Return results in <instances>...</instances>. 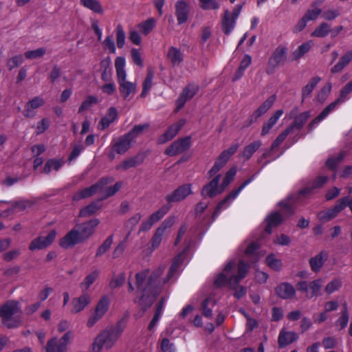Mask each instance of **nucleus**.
I'll return each instance as SVG.
<instances>
[{"mask_svg": "<svg viewBox=\"0 0 352 352\" xmlns=\"http://www.w3.org/2000/svg\"><path fill=\"white\" fill-rule=\"evenodd\" d=\"M180 257L179 254L174 259L166 277H161L165 270L164 265L155 269L151 274L148 269L143 270L135 274L134 279L129 276V292H135V301L143 309H146L153 303L160 289L172 278L179 265Z\"/></svg>", "mask_w": 352, "mask_h": 352, "instance_id": "obj_1", "label": "nucleus"}, {"mask_svg": "<svg viewBox=\"0 0 352 352\" xmlns=\"http://www.w3.org/2000/svg\"><path fill=\"white\" fill-rule=\"evenodd\" d=\"M236 263L235 261H230L224 267L223 272L219 274L214 280L217 287L226 285L235 288V286L245 277L248 272V265L243 261H240L237 265V273L234 274Z\"/></svg>", "mask_w": 352, "mask_h": 352, "instance_id": "obj_2", "label": "nucleus"}, {"mask_svg": "<svg viewBox=\"0 0 352 352\" xmlns=\"http://www.w3.org/2000/svg\"><path fill=\"white\" fill-rule=\"evenodd\" d=\"M0 318L2 324L8 329L19 327L22 322V310L17 300H8L0 307Z\"/></svg>", "mask_w": 352, "mask_h": 352, "instance_id": "obj_3", "label": "nucleus"}, {"mask_svg": "<svg viewBox=\"0 0 352 352\" xmlns=\"http://www.w3.org/2000/svg\"><path fill=\"white\" fill-rule=\"evenodd\" d=\"M124 329L122 322H119L116 326L102 331L94 340L92 351L100 352L103 347L106 349H111L122 335Z\"/></svg>", "mask_w": 352, "mask_h": 352, "instance_id": "obj_4", "label": "nucleus"}, {"mask_svg": "<svg viewBox=\"0 0 352 352\" xmlns=\"http://www.w3.org/2000/svg\"><path fill=\"white\" fill-rule=\"evenodd\" d=\"M352 91V80L348 82L340 91L339 97L333 102L326 107L322 112L312 120L308 124L310 131L314 129L320 122L325 119L328 115L335 111L339 105L347 100L348 94Z\"/></svg>", "mask_w": 352, "mask_h": 352, "instance_id": "obj_5", "label": "nucleus"}, {"mask_svg": "<svg viewBox=\"0 0 352 352\" xmlns=\"http://www.w3.org/2000/svg\"><path fill=\"white\" fill-rule=\"evenodd\" d=\"M239 147L238 143L232 144L228 149L223 151L217 158L213 166L209 170L210 177L218 173V172L227 164L230 158L236 152Z\"/></svg>", "mask_w": 352, "mask_h": 352, "instance_id": "obj_6", "label": "nucleus"}, {"mask_svg": "<svg viewBox=\"0 0 352 352\" xmlns=\"http://www.w3.org/2000/svg\"><path fill=\"white\" fill-rule=\"evenodd\" d=\"M252 179L253 178H250L244 182L236 190L232 191L228 196H226L218 204L212 215L213 221L217 218L222 210L229 207V206L236 198L241 190L252 182Z\"/></svg>", "mask_w": 352, "mask_h": 352, "instance_id": "obj_7", "label": "nucleus"}, {"mask_svg": "<svg viewBox=\"0 0 352 352\" xmlns=\"http://www.w3.org/2000/svg\"><path fill=\"white\" fill-rule=\"evenodd\" d=\"M113 179L110 177L102 178L96 184L82 189L73 195V200L79 201L82 199H85L91 197L96 192H100L104 185L111 183Z\"/></svg>", "mask_w": 352, "mask_h": 352, "instance_id": "obj_8", "label": "nucleus"}, {"mask_svg": "<svg viewBox=\"0 0 352 352\" xmlns=\"http://www.w3.org/2000/svg\"><path fill=\"white\" fill-rule=\"evenodd\" d=\"M323 284V280L318 278L311 282L300 281L297 284L298 289L305 293L307 298H311L319 295Z\"/></svg>", "mask_w": 352, "mask_h": 352, "instance_id": "obj_9", "label": "nucleus"}, {"mask_svg": "<svg viewBox=\"0 0 352 352\" xmlns=\"http://www.w3.org/2000/svg\"><path fill=\"white\" fill-rule=\"evenodd\" d=\"M175 217H170L166 219L157 228L153 236L151 239L153 249L157 248L161 243L165 232L170 228L175 223Z\"/></svg>", "mask_w": 352, "mask_h": 352, "instance_id": "obj_10", "label": "nucleus"}, {"mask_svg": "<svg viewBox=\"0 0 352 352\" xmlns=\"http://www.w3.org/2000/svg\"><path fill=\"white\" fill-rule=\"evenodd\" d=\"M99 222L98 219H92L74 227L78 229V234L82 243L86 241L94 234L95 229L98 226Z\"/></svg>", "mask_w": 352, "mask_h": 352, "instance_id": "obj_11", "label": "nucleus"}, {"mask_svg": "<svg viewBox=\"0 0 352 352\" xmlns=\"http://www.w3.org/2000/svg\"><path fill=\"white\" fill-rule=\"evenodd\" d=\"M287 52L288 48L286 46L278 45L268 60V67L274 70L276 67L283 65L287 60Z\"/></svg>", "mask_w": 352, "mask_h": 352, "instance_id": "obj_12", "label": "nucleus"}, {"mask_svg": "<svg viewBox=\"0 0 352 352\" xmlns=\"http://www.w3.org/2000/svg\"><path fill=\"white\" fill-rule=\"evenodd\" d=\"M191 145L190 137H186L175 141L169 147H168L165 153L169 156H175L180 154L189 148Z\"/></svg>", "mask_w": 352, "mask_h": 352, "instance_id": "obj_13", "label": "nucleus"}, {"mask_svg": "<svg viewBox=\"0 0 352 352\" xmlns=\"http://www.w3.org/2000/svg\"><path fill=\"white\" fill-rule=\"evenodd\" d=\"M56 236V232L51 230L47 236H39L34 239L30 244L29 249L32 251L42 250L50 245Z\"/></svg>", "mask_w": 352, "mask_h": 352, "instance_id": "obj_14", "label": "nucleus"}, {"mask_svg": "<svg viewBox=\"0 0 352 352\" xmlns=\"http://www.w3.org/2000/svg\"><path fill=\"white\" fill-rule=\"evenodd\" d=\"M198 90V85L195 84H189L185 88H184L179 97L176 101L177 107L175 111H179V109H181L185 105L187 100L193 98Z\"/></svg>", "mask_w": 352, "mask_h": 352, "instance_id": "obj_15", "label": "nucleus"}, {"mask_svg": "<svg viewBox=\"0 0 352 352\" xmlns=\"http://www.w3.org/2000/svg\"><path fill=\"white\" fill-rule=\"evenodd\" d=\"M192 185L189 184H184L178 187L172 193L168 194L166 199L168 203L180 201L192 194Z\"/></svg>", "mask_w": 352, "mask_h": 352, "instance_id": "obj_16", "label": "nucleus"}, {"mask_svg": "<svg viewBox=\"0 0 352 352\" xmlns=\"http://www.w3.org/2000/svg\"><path fill=\"white\" fill-rule=\"evenodd\" d=\"M214 176V178L203 187L201 190V195L203 197H213L216 195L220 194L223 192L221 191V185H219L221 175L217 173Z\"/></svg>", "mask_w": 352, "mask_h": 352, "instance_id": "obj_17", "label": "nucleus"}, {"mask_svg": "<svg viewBox=\"0 0 352 352\" xmlns=\"http://www.w3.org/2000/svg\"><path fill=\"white\" fill-rule=\"evenodd\" d=\"M82 243L78 234L77 228H72L59 241L60 247L65 249L70 248L76 244Z\"/></svg>", "mask_w": 352, "mask_h": 352, "instance_id": "obj_18", "label": "nucleus"}, {"mask_svg": "<svg viewBox=\"0 0 352 352\" xmlns=\"http://www.w3.org/2000/svg\"><path fill=\"white\" fill-rule=\"evenodd\" d=\"M91 302V296L87 292H82L79 296L72 299V314H77L80 312Z\"/></svg>", "mask_w": 352, "mask_h": 352, "instance_id": "obj_19", "label": "nucleus"}, {"mask_svg": "<svg viewBox=\"0 0 352 352\" xmlns=\"http://www.w3.org/2000/svg\"><path fill=\"white\" fill-rule=\"evenodd\" d=\"M175 16L179 25L187 21L190 13V6L184 1H178L175 5Z\"/></svg>", "mask_w": 352, "mask_h": 352, "instance_id": "obj_20", "label": "nucleus"}, {"mask_svg": "<svg viewBox=\"0 0 352 352\" xmlns=\"http://www.w3.org/2000/svg\"><path fill=\"white\" fill-rule=\"evenodd\" d=\"M186 120L181 119L170 126L166 131L160 137L159 142L162 144H164L172 140L177 134L179 130L184 126Z\"/></svg>", "mask_w": 352, "mask_h": 352, "instance_id": "obj_21", "label": "nucleus"}, {"mask_svg": "<svg viewBox=\"0 0 352 352\" xmlns=\"http://www.w3.org/2000/svg\"><path fill=\"white\" fill-rule=\"evenodd\" d=\"M276 100V96L273 95L265 100L258 108L250 116L249 124L256 122V120L262 115L265 113L273 105Z\"/></svg>", "mask_w": 352, "mask_h": 352, "instance_id": "obj_22", "label": "nucleus"}, {"mask_svg": "<svg viewBox=\"0 0 352 352\" xmlns=\"http://www.w3.org/2000/svg\"><path fill=\"white\" fill-rule=\"evenodd\" d=\"M45 100L41 96H36L28 101L25 105L23 116L27 118L34 117L36 114L35 110L43 106Z\"/></svg>", "mask_w": 352, "mask_h": 352, "instance_id": "obj_23", "label": "nucleus"}, {"mask_svg": "<svg viewBox=\"0 0 352 352\" xmlns=\"http://www.w3.org/2000/svg\"><path fill=\"white\" fill-rule=\"evenodd\" d=\"M134 140L127 133L120 137L113 144V149L118 154H123L131 147Z\"/></svg>", "mask_w": 352, "mask_h": 352, "instance_id": "obj_24", "label": "nucleus"}, {"mask_svg": "<svg viewBox=\"0 0 352 352\" xmlns=\"http://www.w3.org/2000/svg\"><path fill=\"white\" fill-rule=\"evenodd\" d=\"M275 292L277 296L283 299H292L296 296V289L289 283H282L276 288Z\"/></svg>", "mask_w": 352, "mask_h": 352, "instance_id": "obj_25", "label": "nucleus"}, {"mask_svg": "<svg viewBox=\"0 0 352 352\" xmlns=\"http://www.w3.org/2000/svg\"><path fill=\"white\" fill-rule=\"evenodd\" d=\"M119 89L124 98L135 92L136 84L126 80V76L117 78Z\"/></svg>", "mask_w": 352, "mask_h": 352, "instance_id": "obj_26", "label": "nucleus"}, {"mask_svg": "<svg viewBox=\"0 0 352 352\" xmlns=\"http://www.w3.org/2000/svg\"><path fill=\"white\" fill-rule=\"evenodd\" d=\"M283 112L284 111L283 109H278L267 120V121L263 123L261 133V136H265L270 133L272 127L276 124L279 118L283 116Z\"/></svg>", "mask_w": 352, "mask_h": 352, "instance_id": "obj_27", "label": "nucleus"}, {"mask_svg": "<svg viewBox=\"0 0 352 352\" xmlns=\"http://www.w3.org/2000/svg\"><path fill=\"white\" fill-rule=\"evenodd\" d=\"M352 60V50L347 51L338 60V63L331 69L332 74L341 72Z\"/></svg>", "mask_w": 352, "mask_h": 352, "instance_id": "obj_28", "label": "nucleus"}, {"mask_svg": "<svg viewBox=\"0 0 352 352\" xmlns=\"http://www.w3.org/2000/svg\"><path fill=\"white\" fill-rule=\"evenodd\" d=\"M298 338V336L294 331L281 330L278 335V344L280 347H284L292 344Z\"/></svg>", "mask_w": 352, "mask_h": 352, "instance_id": "obj_29", "label": "nucleus"}, {"mask_svg": "<svg viewBox=\"0 0 352 352\" xmlns=\"http://www.w3.org/2000/svg\"><path fill=\"white\" fill-rule=\"evenodd\" d=\"M310 117V111H304L294 117L292 124L288 128H291V131L294 129L300 131Z\"/></svg>", "mask_w": 352, "mask_h": 352, "instance_id": "obj_30", "label": "nucleus"}, {"mask_svg": "<svg viewBox=\"0 0 352 352\" xmlns=\"http://www.w3.org/2000/svg\"><path fill=\"white\" fill-rule=\"evenodd\" d=\"M118 117V111L115 107H110L104 117H103L99 122V127L101 129H105L112 122H113Z\"/></svg>", "mask_w": 352, "mask_h": 352, "instance_id": "obj_31", "label": "nucleus"}, {"mask_svg": "<svg viewBox=\"0 0 352 352\" xmlns=\"http://www.w3.org/2000/svg\"><path fill=\"white\" fill-rule=\"evenodd\" d=\"M320 80L321 78L319 76H315L309 80L307 84L302 89V101H304L307 98L311 97L313 90Z\"/></svg>", "mask_w": 352, "mask_h": 352, "instance_id": "obj_32", "label": "nucleus"}, {"mask_svg": "<svg viewBox=\"0 0 352 352\" xmlns=\"http://www.w3.org/2000/svg\"><path fill=\"white\" fill-rule=\"evenodd\" d=\"M328 177L326 176L318 177L313 183L311 187L307 186L299 191L298 197H304L312 192L314 188H320L323 186L327 181Z\"/></svg>", "mask_w": 352, "mask_h": 352, "instance_id": "obj_33", "label": "nucleus"}, {"mask_svg": "<svg viewBox=\"0 0 352 352\" xmlns=\"http://www.w3.org/2000/svg\"><path fill=\"white\" fill-rule=\"evenodd\" d=\"M167 58L173 65H179L184 60L182 51L175 47H170L167 52Z\"/></svg>", "mask_w": 352, "mask_h": 352, "instance_id": "obj_34", "label": "nucleus"}, {"mask_svg": "<svg viewBox=\"0 0 352 352\" xmlns=\"http://www.w3.org/2000/svg\"><path fill=\"white\" fill-rule=\"evenodd\" d=\"M261 145L262 142L261 140H255L251 142L244 147L241 153V157L245 160H250L254 153L261 146Z\"/></svg>", "mask_w": 352, "mask_h": 352, "instance_id": "obj_35", "label": "nucleus"}, {"mask_svg": "<svg viewBox=\"0 0 352 352\" xmlns=\"http://www.w3.org/2000/svg\"><path fill=\"white\" fill-rule=\"evenodd\" d=\"M236 20L232 19L231 12L226 10L222 19V28L225 34H229L234 28Z\"/></svg>", "mask_w": 352, "mask_h": 352, "instance_id": "obj_36", "label": "nucleus"}, {"mask_svg": "<svg viewBox=\"0 0 352 352\" xmlns=\"http://www.w3.org/2000/svg\"><path fill=\"white\" fill-rule=\"evenodd\" d=\"M283 220V216L279 212H274L270 214L266 219L267 224L265 228V232L268 234H271L272 232V228L279 225Z\"/></svg>", "mask_w": 352, "mask_h": 352, "instance_id": "obj_37", "label": "nucleus"}, {"mask_svg": "<svg viewBox=\"0 0 352 352\" xmlns=\"http://www.w3.org/2000/svg\"><path fill=\"white\" fill-rule=\"evenodd\" d=\"M327 254L325 252H322L316 256L311 258L309 260V264L311 270L315 272H319L327 259Z\"/></svg>", "mask_w": 352, "mask_h": 352, "instance_id": "obj_38", "label": "nucleus"}, {"mask_svg": "<svg viewBox=\"0 0 352 352\" xmlns=\"http://www.w3.org/2000/svg\"><path fill=\"white\" fill-rule=\"evenodd\" d=\"M142 162V159L140 156L137 155L133 157L128 158L121 162L116 166L117 170H127L131 168L135 167Z\"/></svg>", "mask_w": 352, "mask_h": 352, "instance_id": "obj_39", "label": "nucleus"}, {"mask_svg": "<svg viewBox=\"0 0 352 352\" xmlns=\"http://www.w3.org/2000/svg\"><path fill=\"white\" fill-rule=\"evenodd\" d=\"M80 3L83 7L91 10L92 12L102 14L104 10L99 1L98 0H80Z\"/></svg>", "mask_w": 352, "mask_h": 352, "instance_id": "obj_40", "label": "nucleus"}, {"mask_svg": "<svg viewBox=\"0 0 352 352\" xmlns=\"http://www.w3.org/2000/svg\"><path fill=\"white\" fill-rule=\"evenodd\" d=\"M313 46L312 41H308L302 43L298 47L296 50H295L292 56L294 60H298L302 58L305 54L310 51Z\"/></svg>", "mask_w": 352, "mask_h": 352, "instance_id": "obj_41", "label": "nucleus"}, {"mask_svg": "<svg viewBox=\"0 0 352 352\" xmlns=\"http://www.w3.org/2000/svg\"><path fill=\"white\" fill-rule=\"evenodd\" d=\"M30 205L29 201L25 200L16 201L12 202L7 210L5 211L4 215H8L13 212H18L25 210Z\"/></svg>", "mask_w": 352, "mask_h": 352, "instance_id": "obj_42", "label": "nucleus"}, {"mask_svg": "<svg viewBox=\"0 0 352 352\" xmlns=\"http://www.w3.org/2000/svg\"><path fill=\"white\" fill-rule=\"evenodd\" d=\"M156 21L154 18H150L140 23L138 28L140 32L144 35H148L155 27Z\"/></svg>", "mask_w": 352, "mask_h": 352, "instance_id": "obj_43", "label": "nucleus"}, {"mask_svg": "<svg viewBox=\"0 0 352 352\" xmlns=\"http://www.w3.org/2000/svg\"><path fill=\"white\" fill-rule=\"evenodd\" d=\"M101 208V204L99 201L92 202L88 206L82 208L80 211L79 215L82 217H87L95 214Z\"/></svg>", "mask_w": 352, "mask_h": 352, "instance_id": "obj_44", "label": "nucleus"}, {"mask_svg": "<svg viewBox=\"0 0 352 352\" xmlns=\"http://www.w3.org/2000/svg\"><path fill=\"white\" fill-rule=\"evenodd\" d=\"M99 272L94 270L88 275L86 276L84 280L80 283V287L82 292H86L89 287L95 282L98 278Z\"/></svg>", "mask_w": 352, "mask_h": 352, "instance_id": "obj_45", "label": "nucleus"}, {"mask_svg": "<svg viewBox=\"0 0 352 352\" xmlns=\"http://www.w3.org/2000/svg\"><path fill=\"white\" fill-rule=\"evenodd\" d=\"M109 298L107 296H104L102 297L97 303L94 311L104 316L109 308Z\"/></svg>", "mask_w": 352, "mask_h": 352, "instance_id": "obj_46", "label": "nucleus"}, {"mask_svg": "<svg viewBox=\"0 0 352 352\" xmlns=\"http://www.w3.org/2000/svg\"><path fill=\"white\" fill-rule=\"evenodd\" d=\"M331 32V28L327 23H322L318 26L315 30L311 34L313 37L323 38L327 36Z\"/></svg>", "mask_w": 352, "mask_h": 352, "instance_id": "obj_47", "label": "nucleus"}, {"mask_svg": "<svg viewBox=\"0 0 352 352\" xmlns=\"http://www.w3.org/2000/svg\"><path fill=\"white\" fill-rule=\"evenodd\" d=\"M142 214L140 213H136L125 222L124 227L128 235H129L134 230L135 226L140 222Z\"/></svg>", "mask_w": 352, "mask_h": 352, "instance_id": "obj_48", "label": "nucleus"}, {"mask_svg": "<svg viewBox=\"0 0 352 352\" xmlns=\"http://www.w3.org/2000/svg\"><path fill=\"white\" fill-rule=\"evenodd\" d=\"M47 352H66L67 348L58 342L56 338L50 340L46 347Z\"/></svg>", "mask_w": 352, "mask_h": 352, "instance_id": "obj_49", "label": "nucleus"}, {"mask_svg": "<svg viewBox=\"0 0 352 352\" xmlns=\"http://www.w3.org/2000/svg\"><path fill=\"white\" fill-rule=\"evenodd\" d=\"M63 161L60 160H49L45 164L43 172L45 173H50L52 170H58L60 168L63 166Z\"/></svg>", "mask_w": 352, "mask_h": 352, "instance_id": "obj_50", "label": "nucleus"}, {"mask_svg": "<svg viewBox=\"0 0 352 352\" xmlns=\"http://www.w3.org/2000/svg\"><path fill=\"white\" fill-rule=\"evenodd\" d=\"M332 89V85L330 82H327L318 92L316 100L323 103L328 98Z\"/></svg>", "mask_w": 352, "mask_h": 352, "instance_id": "obj_51", "label": "nucleus"}, {"mask_svg": "<svg viewBox=\"0 0 352 352\" xmlns=\"http://www.w3.org/2000/svg\"><path fill=\"white\" fill-rule=\"evenodd\" d=\"M153 77L154 75L153 72L151 70H148L146 77L143 82V89L141 93V97H145L151 89L153 86Z\"/></svg>", "mask_w": 352, "mask_h": 352, "instance_id": "obj_52", "label": "nucleus"}, {"mask_svg": "<svg viewBox=\"0 0 352 352\" xmlns=\"http://www.w3.org/2000/svg\"><path fill=\"white\" fill-rule=\"evenodd\" d=\"M126 61L125 58L122 56H118L115 60V68L116 71L117 78L126 76L125 70Z\"/></svg>", "mask_w": 352, "mask_h": 352, "instance_id": "obj_53", "label": "nucleus"}, {"mask_svg": "<svg viewBox=\"0 0 352 352\" xmlns=\"http://www.w3.org/2000/svg\"><path fill=\"white\" fill-rule=\"evenodd\" d=\"M106 186L107 185H104L103 186V188L100 192H102V194H103L101 199H106V198L116 194L120 189V188L122 186V183L116 182L115 184V185L110 186V187H106Z\"/></svg>", "mask_w": 352, "mask_h": 352, "instance_id": "obj_54", "label": "nucleus"}, {"mask_svg": "<svg viewBox=\"0 0 352 352\" xmlns=\"http://www.w3.org/2000/svg\"><path fill=\"white\" fill-rule=\"evenodd\" d=\"M236 173V168L232 167L230 168L226 173L223 182L221 184V191H224V190L228 187V186L230 184V182L233 180Z\"/></svg>", "mask_w": 352, "mask_h": 352, "instance_id": "obj_55", "label": "nucleus"}, {"mask_svg": "<svg viewBox=\"0 0 352 352\" xmlns=\"http://www.w3.org/2000/svg\"><path fill=\"white\" fill-rule=\"evenodd\" d=\"M214 306V302L210 298L206 299L201 305V309L204 316L206 318H211L212 317V308Z\"/></svg>", "mask_w": 352, "mask_h": 352, "instance_id": "obj_56", "label": "nucleus"}, {"mask_svg": "<svg viewBox=\"0 0 352 352\" xmlns=\"http://www.w3.org/2000/svg\"><path fill=\"white\" fill-rule=\"evenodd\" d=\"M113 241V235H110L108 236L104 242L102 243V245L98 248L96 256H101L103 255L106 252H107L109 248H111Z\"/></svg>", "mask_w": 352, "mask_h": 352, "instance_id": "obj_57", "label": "nucleus"}, {"mask_svg": "<svg viewBox=\"0 0 352 352\" xmlns=\"http://www.w3.org/2000/svg\"><path fill=\"white\" fill-rule=\"evenodd\" d=\"M339 212L333 206L332 208L322 211L318 214V218L323 221H328L336 217Z\"/></svg>", "mask_w": 352, "mask_h": 352, "instance_id": "obj_58", "label": "nucleus"}, {"mask_svg": "<svg viewBox=\"0 0 352 352\" xmlns=\"http://www.w3.org/2000/svg\"><path fill=\"white\" fill-rule=\"evenodd\" d=\"M98 98L94 96H89L82 102L78 109V113L89 109L93 105L97 104Z\"/></svg>", "mask_w": 352, "mask_h": 352, "instance_id": "obj_59", "label": "nucleus"}, {"mask_svg": "<svg viewBox=\"0 0 352 352\" xmlns=\"http://www.w3.org/2000/svg\"><path fill=\"white\" fill-rule=\"evenodd\" d=\"M116 42L119 48H122L125 44V33L122 26L119 24L116 28Z\"/></svg>", "mask_w": 352, "mask_h": 352, "instance_id": "obj_60", "label": "nucleus"}, {"mask_svg": "<svg viewBox=\"0 0 352 352\" xmlns=\"http://www.w3.org/2000/svg\"><path fill=\"white\" fill-rule=\"evenodd\" d=\"M46 53L44 47H40L34 50H30L25 52L24 55L27 59H36L43 56Z\"/></svg>", "mask_w": 352, "mask_h": 352, "instance_id": "obj_61", "label": "nucleus"}, {"mask_svg": "<svg viewBox=\"0 0 352 352\" xmlns=\"http://www.w3.org/2000/svg\"><path fill=\"white\" fill-rule=\"evenodd\" d=\"M200 6L204 10H217L219 8V0H199Z\"/></svg>", "mask_w": 352, "mask_h": 352, "instance_id": "obj_62", "label": "nucleus"}, {"mask_svg": "<svg viewBox=\"0 0 352 352\" xmlns=\"http://www.w3.org/2000/svg\"><path fill=\"white\" fill-rule=\"evenodd\" d=\"M267 265L274 270H279L282 267L280 260L275 258L274 254H270L266 258Z\"/></svg>", "mask_w": 352, "mask_h": 352, "instance_id": "obj_63", "label": "nucleus"}, {"mask_svg": "<svg viewBox=\"0 0 352 352\" xmlns=\"http://www.w3.org/2000/svg\"><path fill=\"white\" fill-rule=\"evenodd\" d=\"M148 124L135 125L131 131L127 133L128 135L133 140L145 129L148 128Z\"/></svg>", "mask_w": 352, "mask_h": 352, "instance_id": "obj_64", "label": "nucleus"}]
</instances>
